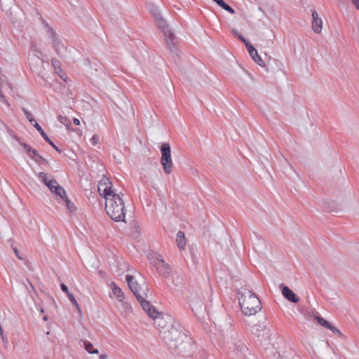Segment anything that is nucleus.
I'll return each instance as SVG.
<instances>
[{
    "label": "nucleus",
    "instance_id": "nucleus-13",
    "mask_svg": "<svg viewBox=\"0 0 359 359\" xmlns=\"http://www.w3.org/2000/svg\"><path fill=\"white\" fill-rule=\"evenodd\" d=\"M48 34L50 38L53 39V47L57 55L62 56L64 55V52L66 51L65 48L62 44H60L59 41L56 39L55 34L53 30H50Z\"/></svg>",
    "mask_w": 359,
    "mask_h": 359
},
{
    "label": "nucleus",
    "instance_id": "nucleus-30",
    "mask_svg": "<svg viewBox=\"0 0 359 359\" xmlns=\"http://www.w3.org/2000/svg\"><path fill=\"white\" fill-rule=\"evenodd\" d=\"M25 114V116L27 117V118L29 121L30 123H32V122H36L33 116H32V114L29 112L27 110H26L25 109H23Z\"/></svg>",
    "mask_w": 359,
    "mask_h": 359
},
{
    "label": "nucleus",
    "instance_id": "nucleus-22",
    "mask_svg": "<svg viewBox=\"0 0 359 359\" xmlns=\"http://www.w3.org/2000/svg\"><path fill=\"white\" fill-rule=\"evenodd\" d=\"M83 347L85 350L89 353V354H98L99 351L94 348V346L90 342L88 341L87 340L83 341Z\"/></svg>",
    "mask_w": 359,
    "mask_h": 359
},
{
    "label": "nucleus",
    "instance_id": "nucleus-21",
    "mask_svg": "<svg viewBox=\"0 0 359 359\" xmlns=\"http://www.w3.org/2000/svg\"><path fill=\"white\" fill-rule=\"evenodd\" d=\"M246 350L245 345L241 341H238L233 344V351L237 355L244 353Z\"/></svg>",
    "mask_w": 359,
    "mask_h": 359
},
{
    "label": "nucleus",
    "instance_id": "nucleus-39",
    "mask_svg": "<svg viewBox=\"0 0 359 359\" xmlns=\"http://www.w3.org/2000/svg\"><path fill=\"white\" fill-rule=\"evenodd\" d=\"M73 122L76 126H79L80 124V121L77 118H74L73 119Z\"/></svg>",
    "mask_w": 359,
    "mask_h": 359
},
{
    "label": "nucleus",
    "instance_id": "nucleus-36",
    "mask_svg": "<svg viewBox=\"0 0 359 359\" xmlns=\"http://www.w3.org/2000/svg\"><path fill=\"white\" fill-rule=\"evenodd\" d=\"M60 287H61V290L67 294V295H68V294H70L67 287L64 283H62L60 285Z\"/></svg>",
    "mask_w": 359,
    "mask_h": 359
},
{
    "label": "nucleus",
    "instance_id": "nucleus-10",
    "mask_svg": "<svg viewBox=\"0 0 359 359\" xmlns=\"http://www.w3.org/2000/svg\"><path fill=\"white\" fill-rule=\"evenodd\" d=\"M41 53L38 50H34L32 55L29 57V63L33 71L39 72L43 67V61L41 58Z\"/></svg>",
    "mask_w": 359,
    "mask_h": 359
},
{
    "label": "nucleus",
    "instance_id": "nucleus-3",
    "mask_svg": "<svg viewBox=\"0 0 359 359\" xmlns=\"http://www.w3.org/2000/svg\"><path fill=\"white\" fill-rule=\"evenodd\" d=\"M148 8L158 27L163 32L168 48L172 50L175 46V36L174 33L170 29L165 20L162 16L159 8L155 4H149Z\"/></svg>",
    "mask_w": 359,
    "mask_h": 359
},
{
    "label": "nucleus",
    "instance_id": "nucleus-40",
    "mask_svg": "<svg viewBox=\"0 0 359 359\" xmlns=\"http://www.w3.org/2000/svg\"><path fill=\"white\" fill-rule=\"evenodd\" d=\"M191 309H192V311H194V312L198 311V309L194 308V305L191 306Z\"/></svg>",
    "mask_w": 359,
    "mask_h": 359
},
{
    "label": "nucleus",
    "instance_id": "nucleus-1",
    "mask_svg": "<svg viewBox=\"0 0 359 359\" xmlns=\"http://www.w3.org/2000/svg\"><path fill=\"white\" fill-rule=\"evenodd\" d=\"M97 189L100 196L105 199V210L107 215L116 222H126L123 195L115 192L111 182L103 176L98 182Z\"/></svg>",
    "mask_w": 359,
    "mask_h": 359
},
{
    "label": "nucleus",
    "instance_id": "nucleus-20",
    "mask_svg": "<svg viewBox=\"0 0 359 359\" xmlns=\"http://www.w3.org/2000/svg\"><path fill=\"white\" fill-rule=\"evenodd\" d=\"M176 242H177V245L178 248L180 250H182L184 248V247L186 245V239H185L184 233L182 231H179L177 233Z\"/></svg>",
    "mask_w": 359,
    "mask_h": 359
},
{
    "label": "nucleus",
    "instance_id": "nucleus-32",
    "mask_svg": "<svg viewBox=\"0 0 359 359\" xmlns=\"http://www.w3.org/2000/svg\"><path fill=\"white\" fill-rule=\"evenodd\" d=\"M327 328L331 330L333 333L341 334V332L337 327H334L331 324H330Z\"/></svg>",
    "mask_w": 359,
    "mask_h": 359
},
{
    "label": "nucleus",
    "instance_id": "nucleus-25",
    "mask_svg": "<svg viewBox=\"0 0 359 359\" xmlns=\"http://www.w3.org/2000/svg\"><path fill=\"white\" fill-rule=\"evenodd\" d=\"M62 199H64L65 200V202L66 203V206H67V208L70 211V212H74L75 210H76V206L74 205V204L71 202L67 197V195L65 194V196L64 198H61Z\"/></svg>",
    "mask_w": 359,
    "mask_h": 359
},
{
    "label": "nucleus",
    "instance_id": "nucleus-4",
    "mask_svg": "<svg viewBox=\"0 0 359 359\" xmlns=\"http://www.w3.org/2000/svg\"><path fill=\"white\" fill-rule=\"evenodd\" d=\"M163 334L164 340L170 343L171 348H180L183 343H189V338L176 326H172Z\"/></svg>",
    "mask_w": 359,
    "mask_h": 359
},
{
    "label": "nucleus",
    "instance_id": "nucleus-28",
    "mask_svg": "<svg viewBox=\"0 0 359 359\" xmlns=\"http://www.w3.org/2000/svg\"><path fill=\"white\" fill-rule=\"evenodd\" d=\"M69 299L71 301V302L73 304V305H74L78 311V313L79 314H81V309L77 302V301L76 300V299L74 298V297L73 296L72 294H68L67 295Z\"/></svg>",
    "mask_w": 359,
    "mask_h": 359
},
{
    "label": "nucleus",
    "instance_id": "nucleus-6",
    "mask_svg": "<svg viewBox=\"0 0 359 359\" xmlns=\"http://www.w3.org/2000/svg\"><path fill=\"white\" fill-rule=\"evenodd\" d=\"M38 178L43 182L49 189V190L60 198L65 196V190L62 187L59 185L57 182L53 179L48 173L40 172L37 174Z\"/></svg>",
    "mask_w": 359,
    "mask_h": 359
},
{
    "label": "nucleus",
    "instance_id": "nucleus-2",
    "mask_svg": "<svg viewBox=\"0 0 359 359\" xmlns=\"http://www.w3.org/2000/svg\"><path fill=\"white\" fill-rule=\"evenodd\" d=\"M238 302L242 312L248 316L255 315L261 309V302L255 294L246 287L238 290Z\"/></svg>",
    "mask_w": 359,
    "mask_h": 359
},
{
    "label": "nucleus",
    "instance_id": "nucleus-24",
    "mask_svg": "<svg viewBox=\"0 0 359 359\" xmlns=\"http://www.w3.org/2000/svg\"><path fill=\"white\" fill-rule=\"evenodd\" d=\"M215 2L219 6L222 7L224 10L228 11L229 13L233 14L235 13L234 10L229 6L227 4H226L223 0H212Z\"/></svg>",
    "mask_w": 359,
    "mask_h": 359
},
{
    "label": "nucleus",
    "instance_id": "nucleus-37",
    "mask_svg": "<svg viewBox=\"0 0 359 359\" xmlns=\"http://www.w3.org/2000/svg\"><path fill=\"white\" fill-rule=\"evenodd\" d=\"M351 1L355 8L359 10V0H351Z\"/></svg>",
    "mask_w": 359,
    "mask_h": 359
},
{
    "label": "nucleus",
    "instance_id": "nucleus-16",
    "mask_svg": "<svg viewBox=\"0 0 359 359\" xmlns=\"http://www.w3.org/2000/svg\"><path fill=\"white\" fill-rule=\"evenodd\" d=\"M161 163L163 166V170L166 174H170L172 170V158H161Z\"/></svg>",
    "mask_w": 359,
    "mask_h": 359
},
{
    "label": "nucleus",
    "instance_id": "nucleus-29",
    "mask_svg": "<svg viewBox=\"0 0 359 359\" xmlns=\"http://www.w3.org/2000/svg\"><path fill=\"white\" fill-rule=\"evenodd\" d=\"M57 119L61 123H62L65 126H69L71 125V121L66 116L59 115L57 116Z\"/></svg>",
    "mask_w": 359,
    "mask_h": 359
},
{
    "label": "nucleus",
    "instance_id": "nucleus-34",
    "mask_svg": "<svg viewBox=\"0 0 359 359\" xmlns=\"http://www.w3.org/2000/svg\"><path fill=\"white\" fill-rule=\"evenodd\" d=\"M13 252L18 259H20V260L23 259L22 255L19 252V251L18 250V249L16 248H13Z\"/></svg>",
    "mask_w": 359,
    "mask_h": 359
},
{
    "label": "nucleus",
    "instance_id": "nucleus-15",
    "mask_svg": "<svg viewBox=\"0 0 359 359\" xmlns=\"http://www.w3.org/2000/svg\"><path fill=\"white\" fill-rule=\"evenodd\" d=\"M282 294L287 300L293 303H297L299 300V297L287 286L283 287Z\"/></svg>",
    "mask_w": 359,
    "mask_h": 359
},
{
    "label": "nucleus",
    "instance_id": "nucleus-9",
    "mask_svg": "<svg viewBox=\"0 0 359 359\" xmlns=\"http://www.w3.org/2000/svg\"><path fill=\"white\" fill-rule=\"evenodd\" d=\"M13 90V88L11 84L8 81L5 75L2 74L0 72V100L2 102H4L7 106H9L10 104L6 100L4 95L2 93L1 90L7 91V90Z\"/></svg>",
    "mask_w": 359,
    "mask_h": 359
},
{
    "label": "nucleus",
    "instance_id": "nucleus-38",
    "mask_svg": "<svg viewBox=\"0 0 359 359\" xmlns=\"http://www.w3.org/2000/svg\"><path fill=\"white\" fill-rule=\"evenodd\" d=\"M100 359H108V355L105 353L100 354L99 356Z\"/></svg>",
    "mask_w": 359,
    "mask_h": 359
},
{
    "label": "nucleus",
    "instance_id": "nucleus-23",
    "mask_svg": "<svg viewBox=\"0 0 359 359\" xmlns=\"http://www.w3.org/2000/svg\"><path fill=\"white\" fill-rule=\"evenodd\" d=\"M52 64L55 67V70L56 73L60 76L61 79H62L64 81H67V77L65 76V74H62V69H60V62L56 59L52 60Z\"/></svg>",
    "mask_w": 359,
    "mask_h": 359
},
{
    "label": "nucleus",
    "instance_id": "nucleus-26",
    "mask_svg": "<svg viewBox=\"0 0 359 359\" xmlns=\"http://www.w3.org/2000/svg\"><path fill=\"white\" fill-rule=\"evenodd\" d=\"M313 319L316 320L320 325H322L324 327L327 328L330 325L329 322H327L326 320H325L320 316H314Z\"/></svg>",
    "mask_w": 359,
    "mask_h": 359
},
{
    "label": "nucleus",
    "instance_id": "nucleus-8",
    "mask_svg": "<svg viewBox=\"0 0 359 359\" xmlns=\"http://www.w3.org/2000/svg\"><path fill=\"white\" fill-rule=\"evenodd\" d=\"M153 263L161 275L168 277L171 274L172 269L170 265L165 263L162 255H155Z\"/></svg>",
    "mask_w": 359,
    "mask_h": 359
},
{
    "label": "nucleus",
    "instance_id": "nucleus-19",
    "mask_svg": "<svg viewBox=\"0 0 359 359\" xmlns=\"http://www.w3.org/2000/svg\"><path fill=\"white\" fill-rule=\"evenodd\" d=\"M161 158L171 157L170 147L168 143H163L161 146Z\"/></svg>",
    "mask_w": 359,
    "mask_h": 359
},
{
    "label": "nucleus",
    "instance_id": "nucleus-33",
    "mask_svg": "<svg viewBox=\"0 0 359 359\" xmlns=\"http://www.w3.org/2000/svg\"><path fill=\"white\" fill-rule=\"evenodd\" d=\"M231 32L233 34V35L236 37H238L241 41V39H244L242 35L238 32L237 29H233L231 30Z\"/></svg>",
    "mask_w": 359,
    "mask_h": 359
},
{
    "label": "nucleus",
    "instance_id": "nucleus-17",
    "mask_svg": "<svg viewBox=\"0 0 359 359\" xmlns=\"http://www.w3.org/2000/svg\"><path fill=\"white\" fill-rule=\"evenodd\" d=\"M34 127L39 132V133L41 135V136L43 137V139L48 142L55 149L60 151L58 148L53 144V142L48 138V137L46 135V134L43 130L42 128L39 125L37 122H34Z\"/></svg>",
    "mask_w": 359,
    "mask_h": 359
},
{
    "label": "nucleus",
    "instance_id": "nucleus-12",
    "mask_svg": "<svg viewBox=\"0 0 359 359\" xmlns=\"http://www.w3.org/2000/svg\"><path fill=\"white\" fill-rule=\"evenodd\" d=\"M311 15H312V22H311L312 29L316 34H320V33H321L322 29H323V20L315 10H313L311 11Z\"/></svg>",
    "mask_w": 359,
    "mask_h": 359
},
{
    "label": "nucleus",
    "instance_id": "nucleus-31",
    "mask_svg": "<svg viewBox=\"0 0 359 359\" xmlns=\"http://www.w3.org/2000/svg\"><path fill=\"white\" fill-rule=\"evenodd\" d=\"M90 142L93 144L94 145H96L99 143L100 142V138H99V136L96 134H95L92 138L90 139Z\"/></svg>",
    "mask_w": 359,
    "mask_h": 359
},
{
    "label": "nucleus",
    "instance_id": "nucleus-11",
    "mask_svg": "<svg viewBox=\"0 0 359 359\" xmlns=\"http://www.w3.org/2000/svg\"><path fill=\"white\" fill-rule=\"evenodd\" d=\"M241 41L245 43L248 49V53L252 57V59L254 60V62H256L259 66L264 67V62L259 56V55L257 53L256 49L245 39H241Z\"/></svg>",
    "mask_w": 359,
    "mask_h": 359
},
{
    "label": "nucleus",
    "instance_id": "nucleus-27",
    "mask_svg": "<svg viewBox=\"0 0 359 359\" xmlns=\"http://www.w3.org/2000/svg\"><path fill=\"white\" fill-rule=\"evenodd\" d=\"M14 140L16 142H18L20 146H22L25 152H26L27 154L31 153V151L32 149L30 147V146H29L28 144H27L25 143L21 142L20 141L19 138H18V137H14Z\"/></svg>",
    "mask_w": 359,
    "mask_h": 359
},
{
    "label": "nucleus",
    "instance_id": "nucleus-42",
    "mask_svg": "<svg viewBox=\"0 0 359 359\" xmlns=\"http://www.w3.org/2000/svg\"><path fill=\"white\" fill-rule=\"evenodd\" d=\"M200 308H201V309H203V305H202V304H200Z\"/></svg>",
    "mask_w": 359,
    "mask_h": 359
},
{
    "label": "nucleus",
    "instance_id": "nucleus-14",
    "mask_svg": "<svg viewBox=\"0 0 359 359\" xmlns=\"http://www.w3.org/2000/svg\"><path fill=\"white\" fill-rule=\"evenodd\" d=\"M111 290L112 295L118 301L122 302L125 298V295L122 290L117 286L114 282H111L109 285Z\"/></svg>",
    "mask_w": 359,
    "mask_h": 359
},
{
    "label": "nucleus",
    "instance_id": "nucleus-18",
    "mask_svg": "<svg viewBox=\"0 0 359 359\" xmlns=\"http://www.w3.org/2000/svg\"><path fill=\"white\" fill-rule=\"evenodd\" d=\"M28 155L38 164H41L42 163H47V161L45 158H43L41 156H40L35 149H32L31 153L28 154Z\"/></svg>",
    "mask_w": 359,
    "mask_h": 359
},
{
    "label": "nucleus",
    "instance_id": "nucleus-41",
    "mask_svg": "<svg viewBox=\"0 0 359 359\" xmlns=\"http://www.w3.org/2000/svg\"><path fill=\"white\" fill-rule=\"evenodd\" d=\"M43 320H45V321L48 320V317L46 316H44L43 317Z\"/></svg>",
    "mask_w": 359,
    "mask_h": 359
},
{
    "label": "nucleus",
    "instance_id": "nucleus-5",
    "mask_svg": "<svg viewBox=\"0 0 359 359\" xmlns=\"http://www.w3.org/2000/svg\"><path fill=\"white\" fill-rule=\"evenodd\" d=\"M126 280L128 285L129 288L135 295L137 299V294L142 290H144V293L146 294H149V290L148 286L144 279L140 274L137 273V275H130L127 274L126 276Z\"/></svg>",
    "mask_w": 359,
    "mask_h": 359
},
{
    "label": "nucleus",
    "instance_id": "nucleus-35",
    "mask_svg": "<svg viewBox=\"0 0 359 359\" xmlns=\"http://www.w3.org/2000/svg\"><path fill=\"white\" fill-rule=\"evenodd\" d=\"M316 316V314H314V313H313L312 312H310V311H307V312L306 313V314H305L306 318L307 319H309V320H311V319L314 320V319H313V316Z\"/></svg>",
    "mask_w": 359,
    "mask_h": 359
},
{
    "label": "nucleus",
    "instance_id": "nucleus-7",
    "mask_svg": "<svg viewBox=\"0 0 359 359\" xmlns=\"http://www.w3.org/2000/svg\"><path fill=\"white\" fill-rule=\"evenodd\" d=\"M149 294H146V293L144 292V290H142L140 293H138L137 299L140 302L144 311L147 313V315L151 318L156 319L159 315V313L147 300Z\"/></svg>",
    "mask_w": 359,
    "mask_h": 359
}]
</instances>
